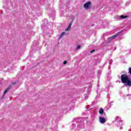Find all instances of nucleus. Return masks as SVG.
<instances>
[{"mask_svg": "<svg viewBox=\"0 0 131 131\" xmlns=\"http://www.w3.org/2000/svg\"><path fill=\"white\" fill-rule=\"evenodd\" d=\"M121 80L122 83H126V84L128 85V86H131L130 78H128V77L126 75H122L121 76Z\"/></svg>", "mask_w": 131, "mask_h": 131, "instance_id": "nucleus-1", "label": "nucleus"}, {"mask_svg": "<svg viewBox=\"0 0 131 131\" xmlns=\"http://www.w3.org/2000/svg\"><path fill=\"white\" fill-rule=\"evenodd\" d=\"M71 25H72V24H70L68 28H67L66 29V31L61 33L59 35V36L58 37V38L59 39H61V38H62V37H63V36H64V35H67V34H69V31H70V29H71Z\"/></svg>", "mask_w": 131, "mask_h": 131, "instance_id": "nucleus-2", "label": "nucleus"}, {"mask_svg": "<svg viewBox=\"0 0 131 131\" xmlns=\"http://www.w3.org/2000/svg\"><path fill=\"white\" fill-rule=\"evenodd\" d=\"M92 6L93 3H92V1H88L84 4L83 8L86 11H89V10H91L92 9Z\"/></svg>", "mask_w": 131, "mask_h": 131, "instance_id": "nucleus-3", "label": "nucleus"}, {"mask_svg": "<svg viewBox=\"0 0 131 131\" xmlns=\"http://www.w3.org/2000/svg\"><path fill=\"white\" fill-rule=\"evenodd\" d=\"M99 122H100L102 124L106 122V118L104 117H100L99 118Z\"/></svg>", "mask_w": 131, "mask_h": 131, "instance_id": "nucleus-4", "label": "nucleus"}, {"mask_svg": "<svg viewBox=\"0 0 131 131\" xmlns=\"http://www.w3.org/2000/svg\"><path fill=\"white\" fill-rule=\"evenodd\" d=\"M80 49H81V46L77 45L75 50V51H78L79 50H80Z\"/></svg>", "mask_w": 131, "mask_h": 131, "instance_id": "nucleus-5", "label": "nucleus"}, {"mask_svg": "<svg viewBox=\"0 0 131 131\" xmlns=\"http://www.w3.org/2000/svg\"><path fill=\"white\" fill-rule=\"evenodd\" d=\"M99 113L101 115L103 114V113H104V110H103L102 108H100L99 111Z\"/></svg>", "mask_w": 131, "mask_h": 131, "instance_id": "nucleus-6", "label": "nucleus"}, {"mask_svg": "<svg viewBox=\"0 0 131 131\" xmlns=\"http://www.w3.org/2000/svg\"><path fill=\"white\" fill-rule=\"evenodd\" d=\"M118 35H117V34L114 35L113 36H111L110 37V38H111V39H114V38H116V37H117Z\"/></svg>", "mask_w": 131, "mask_h": 131, "instance_id": "nucleus-7", "label": "nucleus"}, {"mask_svg": "<svg viewBox=\"0 0 131 131\" xmlns=\"http://www.w3.org/2000/svg\"><path fill=\"white\" fill-rule=\"evenodd\" d=\"M120 17L122 18V19H125L127 18V16L126 15H121Z\"/></svg>", "mask_w": 131, "mask_h": 131, "instance_id": "nucleus-8", "label": "nucleus"}, {"mask_svg": "<svg viewBox=\"0 0 131 131\" xmlns=\"http://www.w3.org/2000/svg\"><path fill=\"white\" fill-rule=\"evenodd\" d=\"M9 91V88H7L4 92V96H5L7 93H8V91Z\"/></svg>", "mask_w": 131, "mask_h": 131, "instance_id": "nucleus-9", "label": "nucleus"}, {"mask_svg": "<svg viewBox=\"0 0 131 131\" xmlns=\"http://www.w3.org/2000/svg\"><path fill=\"white\" fill-rule=\"evenodd\" d=\"M66 64H67V61H63V64L66 65Z\"/></svg>", "mask_w": 131, "mask_h": 131, "instance_id": "nucleus-10", "label": "nucleus"}, {"mask_svg": "<svg viewBox=\"0 0 131 131\" xmlns=\"http://www.w3.org/2000/svg\"><path fill=\"white\" fill-rule=\"evenodd\" d=\"M94 52H95V50H93L91 51H90L91 54H93V53H94Z\"/></svg>", "mask_w": 131, "mask_h": 131, "instance_id": "nucleus-11", "label": "nucleus"}, {"mask_svg": "<svg viewBox=\"0 0 131 131\" xmlns=\"http://www.w3.org/2000/svg\"><path fill=\"white\" fill-rule=\"evenodd\" d=\"M129 73H130V74L131 75V68H129Z\"/></svg>", "mask_w": 131, "mask_h": 131, "instance_id": "nucleus-12", "label": "nucleus"}]
</instances>
